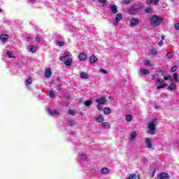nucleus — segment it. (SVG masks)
I'll use <instances>...</instances> for the list:
<instances>
[{
  "label": "nucleus",
  "mask_w": 179,
  "mask_h": 179,
  "mask_svg": "<svg viewBox=\"0 0 179 179\" xmlns=\"http://www.w3.org/2000/svg\"><path fill=\"white\" fill-rule=\"evenodd\" d=\"M162 22H163V19L157 15H153L150 18V24L154 27H156V26H159V24H161Z\"/></svg>",
  "instance_id": "nucleus-2"
},
{
  "label": "nucleus",
  "mask_w": 179,
  "mask_h": 179,
  "mask_svg": "<svg viewBox=\"0 0 179 179\" xmlns=\"http://www.w3.org/2000/svg\"><path fill=\"white\" fill-rule=\"evenodd\" d=\"M170 175L167 173H161L158 175L157 179H169Z\"/></svg>",
  "instance_id": "nucleus-6"
},
{
  "label": "nucleus",
  "mask_w": 179,
  "mask_h": 179,
  "mask_svg": "<svg viewBox=\"0 0 179 179\" xmlns=\"http://www.w3.org/2000/svg\"><path fill=\"white\" fill-rule=\"evenodd\" d=\"M148 1H159V0H148Z\"/></svg>",
  "instance_id": "nucleus-62"
},
{
  "label": "nucleus",
  "mask_w": 179,
  "mask_h": 179,
  "mask_svg": "<svg viewBox=\"0 0 179 179\" xmlns=\"http://www.w3.org/2000/svg\"><path fill=\"white\" fill-rule=\"evenodd\" d=\"M154 5H159V1H155Z\"/></svg>",
  "instance_id": "nucleus-53"
},
{
  "label": "nucleus",
  "mask_w": 179,
  "mask_h": 179,
  "mask_svg": "<svg viewBox=\"0 0 179 179\" xmlns=\"http://www.w3.org/2000/svg\"><path fill=\"white\" fill-rule=\"evenodd\" d=\"M100 72H102V73H104V74L108 73V71L104 69H101Z\"/></svg>",
  "instance_id": "nucleus-40"
},
{
  "label": "nucleus",
  "mask_w": 179,
  "mask_h": 179,
  "mask_svg": "<svg viewBox=\"0 0 179 179\" xmlns=\"http://www.w3.org/2000/svg\"><path fill=\"white\" fill-rule=\"evenodd\" d=\"M78 59H80V61H86V59H87V55H86L85 52H80L78 55Z\"/></svg>",
  "instance_id": "nucleus-7"
},
{
  "label": "nucleus",
  "mask_w": 179,
  "mask_h": 179,
  "mask_svg": "<svg viewBox=\"0 0 179 179\" xmlns=\"http://www.w3.org/2000/svg\"><path fill=\"white\" fill-rule=\"evenodd\" d=\"M126 121H128V122L132 121V115H126Z\"/></svg>",
  "instance_id": "nucleus-32"
},
{
  "label": "nucleus",
  "mask_w": 179,
  "mask_h": 179,
  "mask_svg": "<svg viewBox=\"0 0 179 179\" xmlns=\"http://www.w3.org/2000/svg\"><path fill=\"white\" fill-rule=\"evenodd\" d=\"M175 29H176V30H179V23H176L175 24Z\"/></svg>",
  "instance_id": "nucleus-47"
},
{
  "label": "nucleus",
  "mask_w": 179,
  "mask_h": 179,
  "mask_svg": "<svg viewBox=\"0 0 179 179\" xmlns=\"http://www.w3.org/2000/svg\"><path fill=\"white\" fill-rule=\"evenodd\" d=\"M143 161H144V162H148V159L144 158Z\"/></svg>",
  "instance_id": "nucleus-60"
},
{
  "label": "nucleus",
  "mask_w": 179,
  "mask_h": 179,
  "mask_svg": "<svg viewBox=\"0 0 179 179\" xmlns=\"http://www.w3.org/2000/svg\"><path fill=\"white\" fill-rule=\"evenodd\" d=\"M142 8H143V6L139 4H134L131 7L134 10H139V9H142Z\"/></svg>",
  "instance_id": "nucleus-12"
},
{
  "label": "nucleus",
  "mask_w": 179,
  "mask_h": 179,
  "mask_svg": "<svg viewBox=\"0 0 179 179\" xmlns=\"http://www.w3.org/2000/svg\"><path fill=\"white\" fill-rule=\"evenodd\" d=\"M141 75H149L150 72L148 69H141L140 70Z\"/></svg>",
  "instance_id": "nucleus-16"
},
{
  "label": "nucleus",
  "mask_w": 179,
  "mask_h": 179,
  "mask_svg": "<svg viewBox=\"0 0 179 179\" xmlns=\"http://www.w3.org/2000/svg\"><path fill=\"white\" fill-rule=\"evenodd\" d=\"M103 114L106 115H108V114H111V109L110 108H103Z\"/></svg>",
  "instance_id": "nucleus-20"
},
{
  "label": "nucleus",
  "mask_w": 179,
  "mask_h": 179,
  "mask_svg": "<svg viewBox=\"0 0 179 179\" xmlns=\"http://www.w3.org/2000/svg\"><path fill=\"white\" fill-rule=\"evenodd\" d=\"M91 104H93V101L90 100L85 102V106H86V107H89Z\"/></svg>",
  "instance_id": "nucleus-33"
},
{
  "label": "nucleus",
  "mask_w": 179,
  "mask_h": 179,
  "mask_svg": "<svg viewBox=\"0 0 179 179\" xmlns=\"http://www.w3.org/2000/svg\"><path fill=\"white\" fill-rule=\"evenodd\" d=\"M164 80H171V82H173V76L168 75V76H164Z\"/></svg>",
  "instance_id": "nucleus-23"
},
{
  "label": "nucleus",
  "mask_w": 179,
  "mask_h": 179,
  "mask_svg": "<svg viewBox=\"0 0 179 179\" xmlns=\"http://www.w3.org/2000/svg\"><path fill=\"white\" fill-rule=\"evenodd\" d=\"M131 1H124V3L126 4V5H128V3H129Z\"/></svg>",
  "instance_id": "nucleus-55"
},
{
  "label": "nucleus",
  "mask_w": 179,
  "mask_h": 179,
  "mask_svg": "<svg viewBox=\"0 0 179 179\" xmlns=\"http://www.w3.org/2000/svg\"><path fill=\"white\" fill-rule=\"evenodd\" d=\"M150 52L152 55H157V50H156L155 49H152Z\"/></svg>",
  "instance_id": "nucleus-39"
},
{
  "label": "nucleus",
  "mask_w": 179,
  "mask_h": 179,
  "mask_svg": "<svg viewBox=\"0 0 179 179\" xmlns=\"http://www.w3.org/2000/svg\"><path fill=\"white\" fill-rule=\"evenodd\" d=\"M152 2H153V1H148L147 4L150 5L152 3Z\"/></svg>",
  "instance_id": "nucleus-57"
},
{
  "label": "nucleus",
  "mask_w": 179,
  "mask_h": 179,
  "mask_svg": "<svg viewBox=\"0 0 179 179\" xmlns=\"http://www.w3.org/2000/svg\"><path fill=\"white\" fill-rule=\"evenodd\" d=\"M102 105L98 104L97 106V108L99 111H103V106H101Z\"/></svg>",
  "instance_id": "nucleus-43"
},
{
  "label": "nucleus",
  "mask_w": 179,
  "mask_h": 179,
  "mask_svg": "<svg viewBox=\"0 0 179 179\" xmlns=\"http://www.w3.org/2000/svg\"><path fill=\"white\" fill-rule=\"evenodd\" d=\"M164 87H167V83H163L162 85H158L157 87V90L164 89Z\"/></svg>",
  "instance_id": "nucleus-24"
},
{
  "label": "nucleus",
  "mask_w": 179,
  "mask_h": 179,
  "mask_svg": "<svg viewBox=\"0 0 179 179\" xmlns=\"http://www.w3.org/2000/svg\"><path fill=\"white\" fill-rule=\"evenodd\" d=\"M171 72H176V71H177V66H173L171 69Z\"/></svg>",
  "instance_id": "nucleus-42"
},
{
  "label": "nucleus",
  "mask_w": 179,
  "mask_h": 179,
  "mask_svg": "<svg viewBox=\"0 0 179 179\" xmlns=\"http://www.w3.org/2000/svg\"><path fill=\"white\" fill-rule=\"evenodd\" d=\"M67 124L70 127H73L76 124V122L75 120H69L67 121Z\"/></svg>",
  "instance_id": "nucleus-26"
},
{
  "label": "nucleus",
  "mask_w": 179,
  "mask_h": 179,
  "mask_svg": "<svg viewBox=\"0 0 179 179\" xmlns=\"http://www.w3.org/2000/svg\"><path fill=\"white\" fill-rule=\"evenodd\" d=\"M80 76L82 79H87L89 78V76L87 74H86V73L85 72H82L80 73Z\"/></svg>",
  "instance_id": "nucleus-27"
},
{
  "label": "nucleus",
  "mask_w": 179,
  "mask_h": 179,
  "mask_svg": "<svg viewBox=\"0 0 179 179\" xmlns=\"http://www.w3.org/2000/svg\"><path fill=\"white\" fill-rule=\"evenodd\" d=\"M29 50L31 52H36V51H37V49L36 48L35 46L31 45Z\"/></svg>",
  "instance_id": "nucleus-31"
},
{
  "label": "nucleus",
  "mask_w": 179,
  "mask_h": 179,
  "mask_svg": "<svg viewBox=\"0 0 179 179\" xmlns=\"http://www.w3.org/2000/svg\"><path fill=\"white\" fill-rule=\"evenodd\" d=\"M126 179H136V175L135 173H131Z\"/></svg>",
  "instance_id": "nucleus-30"
},
{
  "label": "nucleus",
  "mask_w": 179,
  "mask_h": 179,
  "mask_svg": "<svg viewBox=\"0 0 179 179\" xmlns=\"http://www.w3.org/2000/svg\"><path fill=\"white\" fill-rule=\"evenodd\" d=\"M121 19H122V13H119L116 15L115 20L113 22L114 26H118L120 22H121Z\"/></svg>",
  "instance_id": "nucleus-3"
},
{
  "label": "nucleus",
  "mask_w": 179,
  "mask_h": 179,
  "mask_svg": "<svg viewBox=\"0 0 179 179\" xmlns=\"http://www.w3.org/2000/svg\"><path fill=\"white\" fill-rule=\"evenodd\" d=\"M97 61H99V59H97V57H96L95 55H92L90 57V64H96V62H97Z\"/></svg>",
  "instance_id": "nucleus-8"
},
{
  "label": "nucleus",
  "mask_w": 179,
  "mask_h": 179,
  "mask_svg": "<svg viewBox=\"0 0 179 179\" xmlns=\"http://www.w3.org/2000/svg\"><path fill=\"white\" fill-rule=\"evenodd\" d=\"M51 75H52V73L51 72V69H46V70L45 71V78H50Z\"/></svg>",
  "instance_id": "nucleus-13"
},
{
  "label": "nucleus",
  "mask_w": 179,
  "mask_h": 179,
  "mask_svg": "<svg viewBox=\"0 0 179 179\" xmlns=\"http://www.w3.org/2000/svg\"><path fill=\"white\" fill-rule=\"evenodd\" d=\"M164 83V81H163L162 79H158L156 82H155V85H162Z\"/></svg>",
  "instance_id": "nucleus-35"
},
{
  "label": "nucleus",
  "mask_w": 179,
  "mask_h": 179,
  "mask_svg": "<svg viewBox=\"0 0 179 179\" xmlns=\"http://www.w3.org/2000/svg\"><path fill=\"white\" fill-rule=\"evenodd\" d=\"M36 41H38V42H40V41H41L40 36H37V37L36 38Z\"/></svg>",
  "instance_id": "nucleus-51"
},
{
  "label": "nucleus",
  "mask_w": 179,
  "mask_h": 179,
  "mask_svg": "<svg viewBox=\"0 0 179 179\" xmlns=\"http://www.w3.org/2000/svg\"><path fill=\"white\" fill-rule=\"evenodd\" d=\"M1 12H2V10L0 8V13H1Z\"/></svg>",
  "instance_id": "nucleus-63"
},
{
  "label": "nucleus",
  "mask_w": 179,
  "mask_h": 179,
  "mask_svg": "<svg viewBox=\"0 0 179 179\" xmlns=\"http://www.w3.org/2000/svg\"><path fill=\"white\" fill-rule=\"evenodd\" d=\"M48 113H49L50 115H54V112H52V110H48Z\"/></svg>",
  "instance_id": "nucleus-50"
},
{
  "label": "nucleus",
  "mask_w": 179,
  "mask_h": 179,
  "mask_svg": "<svg viewBox=\"0 0 179 179\" xmlns=\"http://www.w3.org/2000/svg\"><path fill=\"white\" fill-rule=\"evenodd\" d=\"M27 38H33L31 36H28Z\"/></svg>",
  "instance_id": "nucleus-61"
},
{
  "label": "nucleus",
  "mask_w": 179,
  "mask_h": 179,
  "mask_svg": "<svg viewBox=\"0 0 179 179\" xmlns=\"http://www.w3.org/2000/svg\"><path fill=\"white\" fill-rule=\"evenodd\" d=\"M102 174H108L110 173V170L107 167H103L101 169Z\"/></svg>",
  "instance_id": "nucleus-21"
},
{
  "label": "nucleus",
  "mask_w": 179,
  "mask_h": 179,
  "mask_svg": "<svg viewBox=\"0 0 179 179\" xmlns=\"http://www.w3.org/2000/svg\"><path fill=\"white\" fill-rule=\"evenodd\" d=\"M138 136V134H136V131H132L130 134V141H134Z\"/></svg>",
  "instance_id": "nucleus-17"
},
{
  "label": "nucleus",
  "mask_w": 179,
  "mask_h": 179,
  "mask_svg": "<svg viewBox=\"0 0 179 179\" xmlns=\"http://www.w3.org/2000/svg\"><path fill=\"white\" fill-rule=\"evenodd\" d=\"M96 103H98V104L104 106L106 103H107V99L104 96H101L95 100Z\"/></svg>",
  "instance_id": "nucleus-4"
},
{
  "label": "nucleus",
  "mask_w": 179,
  "mask_h": 179,
  "mask_svg": "<svg viewBox=\"0 0 179 179\" xmlns=\"http://www.w3.org/2000/svg\"><path fill=\"white\" fill-rule=\"evenodd\" d=\"M161 38H162V40H164V36H161Z\"/></svg>",
  "instance_id": "nucleus-59"
},
{
  "label": "nucleus",
  "mask_w": 179,
  "mask_h": 179,
  "mask_svg": "<svg viewBox=\"0 0 179 179\" xmlns=\"http://www.w3.org/2000/svg\"><path fill=\"white\" fill-rule=\"evenodd\" d=\"M9 39V35L8 34H1L0 36V40L1 41H6V40H8Z\"/></svg>",
  "instance_id": "nucleus-10"
},
{
  "label": "nucleus",
  "mask_w": 179,
  "mask_h": 179,
  "mask_svg": "<svg viewBox=\"0 0 179 179\" xmlns=\"http://www.w3.org/2000/svg\"><path fill=\"white\" fill-rule=\"evenodd\" d=\"M68 57H71V52H66L62 57H59V59L64 61V58H68Z\"/></svg>",
  "instance_id": "nucleus-15"
},
{
  "label": "nucleus",
  "mask_w": 179,
  "mask_h": 179,
  "mask_svg": "<svg viewBox=\"0 0 179 179\" xmlns=\"http://www.w3.org/2000/svg\"><path fill=\"white\" fill-rule=\"evenodd\" d=\"M158 72H159V73H161V75H162V76H164L165 75L167 74V71H163V70H162V69H159V70L158 71Z\"/></svg>",
  "instance_id": "nucleus-36"
},
{
  "label": "nucleus",
  "mask_w": 179,
  "mask_h": 179,
  "mask_svg": "<svg viewBox=\"0 0 179 179\" xmlns=\"http://www.w3.org/2000/svg\"><path fill=\"white\" fill-rule=\"evenodd\" d=\"M173 80L175 82H178V73L173 74Z\"/></svg>",
  "instance_id": "nucleus-38"
},
{
  "label": "nucleus",
  "mask_w": 179,
  "mask_h": 179,
  "mask_svg": "<svg viewBox=\"0 0 179 179\" xmlns=\"http://www.w3.org/2000/svg\"><path fill=\"white\" fill-rule=\"evenodd\" d=\"M56 43L59 45V47H64V45H65V43L64 41H60L59 40H57Z\"/></svg>",
  "instance_id": "nucleus-28"
},
{
  "label": "nucleus",
  "mask_w": 179,
  "mask_h": 179,
  "mask_svg": "<svg viewBox=\"0 0 179 179\" xmlns=\"http://www.w3.org/2000/svg\"><path fill=\"white\" fill-rule=\"evenodd\" d=\"M33 83V80H31V77H29L26 80V85L27 89H31L30 85Z\"/></svg>",
  "instance_id": "nucleus-9"
},
{
  "label": "nucleus",
  "mask_w": 179,
  "mask_h": 179,
  "mask_svg": "<svg viewBox=\"0 0 179 179\" xmlns=\"http://www.w3.org/2000/svg\"><path fill=\"white\" fill-rule=\"evenodd\" d=\"M139 24V20L137 18H132L131 20V23L129 24V27H134L136 26H138Z\"/></svg>",
  "instance_id": "nucleus-5"
},
{
  "label": "nucleus",
  "mask_w": 179,
  "mask_h": 179,
  "mask_svg": "<svg viewBox=\"0 0 179 179\" xmlns=\"http://www.w3.org/2000/svg\"><path fill=\"white\" fill-rule=\"evenodd\" d=\"M159 123H157V119L154 118L152 121L148 123V134L150 135H156V127Z\"/></svg>",
  "instance_id": "nucleus-1"
},
{
  "label": "nucleus",
  "mask_w": 179,
  "mask_h": 179,
  "mask_svg": "<svg viewBox=\"0 0 179 179\" xmlns=\"http://www.w3.org/2000/svg\"><path fill=\"white\" fill-rule=\"evenodd\" d=\"M158 45L159 47H162V45H163V41H160L159 43H158Z\"/></svg>",
  "instance_id": "nucleus-49"
},
{
  "label": "nucleus",
  "mask_w": 179,
  "mask_h": 179,
  "mask_svg": "<svg viewBox=\"0 0 179 179\" xmlns=\"http://www.w3.org/2000/svg\"><path fill=\"white\" fill-rule=\"evenodd\" d=\"M99 2H100V3H103V6H104V3H106L107 1H100Z\"/></svg>",
  "instance_id": "nucleus-52"
},
{
  "label": "nucleus",
  "mask_w": 179,
  "mask_h": 179,
  "mask_svg": "<svg viewBox=\"0 0 179 179\" xmlns=\"http://www.w3.org/2000/svg\"><path fill=\"white\" fill-rule=\"evenodd\" d=\"M110 9L112 13H117L118 12V10H117V6H115V5H110Z\"/></svg>",
  "instance_id": "nucleus-14"
},
{
  "label": "nucleus",
  "mask_w": 179,
  "mask_h": 179,
  "mask_svg": "<svg viewBox=\"0 0 179 179\" xmlns=\"http://www.w3.org/2000/svg\"><path fill=\"white\" fill-rule=\"evenodd\" d=\"M145 13H152L153 10H152V8H150V7H148L145 8Z\"/></svg>",
  "instance_id": "nucleus-34"
},
{
  "label": "nucleus",
  "mask_w": 179,
  "mask_h": 179,
  "mask_svg": "<svg viewBox=\"0 0 179 179\" xmlns=\"http://www.w3.org/2000/svg\"><path fill=\"white\" fill-rule=\"evenodd\" d=\"M101 125L105 129H108V128H110V124L108 122H103L101 123Z\"/></svg>",
  "instance_id": "nucleus-22"
},
{
  "label": "nucleus",
  "mask_w": 179,
  "mask_h": 179,
  "mask_svg": "<svg viewBox=\"0 0 179 179\" xmlns=\"http://www.w3.org/2000/svg\"><path fill=\"white\" fill-rule=\"evenodd\" d=\"M50 97H52V98L55 97V94L54 93L53 91L50 92Z\"/></svg>",
  "instance_id": "nucleus-41"
},
{
  "label": "nucleus",
  "mask_w": 179,
  "mask_h": 179,
  "mask_svg": "<svg viewBox=\"0 0 179 179\" xmlns=\"http://www.w3.org/2000/svg\"><path fill=\"white\" fill-rule=\"evenodd\" d=\"M59 86H62V84H60V85H59Z\"/></svg>",
  "instance_id": "nucleus-64"
},
{
  "label": "nucleus",
  "mask_w": 179,
  "mask_h": 179,
  "mask_svg": "<svg viewBox=\"0 0 179 179\" xmlns=\"http://www.w3.org/2000/svg\"><path fill=\"white\" fill-rule=\"evenodd\" d=\"M176 85L174 84V83H171V86L168 87L167 90H170L171 92H173V90H176Z\"/></svg>",
  "instance_id": "nucleus-18"
},
{
  "label": "nucleus",
  "mask_w": 179,
  "mask_h": 179,
  "mask_svg": "<svg viewBox=\"0 0 179 179\" xmlns=\"http://www.w3.org/2000/svg\"><path fill=\"white\" fill-rule=\"evenodd\" d=\"M69 115H75V110H69L67 112Z\"/></svg>",
  "instance_id": "nucleus-37"
},
{
  "label": "nucleus",
  "mask_w": 179,
  "mask_h": 179,
  "mask_svg": "<svg viewBox=\"0 0 179 179\" xmlns=\"http://www.w3.org/2000/svg\"><path fill=\"white\" fill-rule=\"evenodd\" d=\"M103 121H104V117H103V115L96 117V122H103Z\"/></svg>",
  "instance_id": "nucleus-25"
},
{
  "label": "nucleus",
  "mask_w": 179,
  "mask_h": 179,
  "mask_svg": "<svg viewBox=\"0 0 179 179\" xmlns=\"http://www.w3.org/2000/svg\"><path fill=\"white\" fill-rule=\"evenodd\" d=\"M144 64H145V65H149V64H150V60H149V59L145 60Z\"/></svg>",
  "instance_id": "nucleus-44"
},
{
  "label": "nucleus",
  "mask_w": 179,
  "mask_h": 179,
  "mask_svg": "<svg viewBox=\"0 0 179 179\" xmlns=\"http://www.w3.org/2000/svg\"><path fill=\"white\" fill-rule=\"evenodd\" d=\"M152 80H155L156 79V74H154L152 77Z\"/></svg>",
  "instance_id": "nucleus-54"
},
{
  "label": "nucleus",
  "mask_w": 179,
  "mask_h": 179,
  "mask_svg": "<svg viewBox=\"0 0 179 179\" xmlns=\"http://www.w3.org/2000/svg\"><path fill=\"white\" fill-rule=\"evenodd\" d=\"M6 55H8V58H16V57H15V55L12 54V52L9 51L6 52Z\"/></svg>",
  "instance_id": "nucleus-29"
},
{
  "label": "nucleus",
  "mask_w": 179,
  "mask_h": 179,
  "mask_svg": "<svg viewBox=\"0 0 179 179\" xmlns=\"http://www.w3.org/2000/svg\"><path fill=\"white\" fill-rule=\"evenodd\" d=\"M81 159H83V160H86V154L81 155Z\"/></svg>",
  "instance_id": "nucleus-45"
},
{
  "label": "nucleus",
  "mask_w": 179,
  "mask_h": 179,
  "mask_svg": "<svg viewBox=\"0 0 179 179\" xmlns=\"http://www.w3.org/2000/svg\"><path fill=\"white\" fill-rule=\"evenodd\" d=\"M53 113H54V114H56V115H58V114H59L58 109H55Z\"/></svg>",
  "instance_id": "nucleus-48"
},
{
  "label": "nucleus",
  "mask_w": 179,
  "mask_h": 179,
  "mask_svg": "<svg viewBox=\"0 0 179 179\" xmlns=\"http://www.w3.org/2000/svg\"><path fill=\"white\" fill-rule=\"evenodd\" d=\"M162 8H167V4L162 3Z\"/></svg>",
  "instance_id": "nucleus-56"
},
{
  "label": "nucleus",
  "mask_w": 179,
  "mask_h": 179,
  "mask_svg": "<svg viewBox=\"0 0 179 179\" xmlns=\"http://www.w3.org/2000/svg\"><path fill=\"white\" fill-rule=\"evenodd\" d=\"M153 177H155V171L152 172V175H151V178H153Z\"/></svg>",
  "instance_id": "nucleus-58"
},
{
  "label": "nucleus",
  "mask_w": 179,
  "mask_h": 179,
  "mask_svg": "<svg viewBox=\"0 0 179 179\" xmlns=\"http://www.w3.org/2000/svg\"><path fill=\"white\" fill-rule=\"evenodd\" d=\"M166 57H167L168 58H172L173 55H171V53L167 52V53H166Z\"/></svg>",
  "instance_id": "nucleus-46"
},
{
  "label": "nucleus",
  "mask_w": 179,
  "mask_h": 179,
  "mask_svg": "<svg viewBox=\"0 0 179 179\" xmlns=\"http://www.w3.org/2000/svg\"><path fill=\"white\" fill-rule=\"evenodd\" d=\"M64 65H66V66H71V65H72V59L69 58V59L65 61Z\"/></svg>",
  "instance_id": "nucleus-19"
},
{
  "label": "nucleus",
  "mask_w": 179,
  "mask_h": 179,
  "mask_svg": "<svg viewBox=\"0 0 179 179\" xmlns=\"http://www.w3.org/2000/svg\"><path fill=\"white\" fill-rule=\"evenodd\" d=\"M145 143L148 149H152V148H153V145H152V141L150 140V138H147L145 140Z\"/></svg>",
  "instance_id": "nucleus-11"
}]
</instances>
